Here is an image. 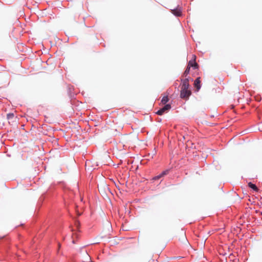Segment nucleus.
Instances as JSON below:
<instances>
[{"label":"nucleus","instance_id":"obj_1","mask_svg":"<svg viewBox=\"0 0 262 262\" xmlns=\"http://www.w3.org/2000/svg\"><path fill=\"white\" fill-rule=\"evenodd\" d=\"M188 78L182 80L180 97L184 99H188L191 94V91L189 88Z\"/></svg>","mask_w":262,"mask_h":262},{"label":"nucleus","instance_id":"obj_2","mask_svg":"<svg viewBox=\"0 0 262 262\" xmlns=\"http://www.w3.org/2000/svg\"><path fill=\"white\" fill-rule=\"evenodd\" d=\"M171 108V105L169 104L165 105L163 107L160 109L157 114L159 115H162L165 112L169 111Z\"/></svg>","mask_w":262,"mask_h":262},{"label":"nucleus","instance_id":"obj_3","mask_svg":"<svg viewBox=\"0 0 262 262\" xmlns=\"http://www.w3.org/2000/svg\"><path fill=\"white\" fill-rule=\"evenodd\" d=\"M194 87L196 88V91H198L201 88V80L200 77H198L194 82Z\"/></svg>","mask_w":262,"mask_h":262},{"label":"nucleus","instance_id":"obj_4","mask_svg":"<svg viewBox=\"0 0 262 262\" xmlns=\"http://www.w3.org/2000/svg\"><path fill=\"white\" fill-rule=\"evenodd\" d=\"M172 13L177 16H179L181 15L182 12L180 9H176L173 10H171Z\"/></svg>","mask_w":262,"mask_h":262},{"label":"nucleus","instance_id":"obj_5","mask_svg":"<svg viewBox=\"0 0 262 262\" xmlns=\"http://www.w3.org/2000/svg\"><path fill=\"white\" fill-rule=\"evenodd\" d=\"M180 240H181V241L184 244H186L187 243V239L186 237V236L185 234H182L180 237Z\"/></svg>","mask_w":262,"mask_h":262},{"label":"nucleus","instance_id":"obj_6","mask_svg":"<svg viewBox=\"0 0 262 262\" xmlns=\"http://www.w3.org/2000/svg\"><path fill=\"white\" fill-rule=\"evenodd\" d=\"M248 186L251 188L253 189L255 191H258V188L257 186L255 184H252L251 182H249L248 183Z\"/></svg>","mask_w":262,"mask_h":262},{"label":"nucleus","instance_id":"obj_7","mask_svg":"<svg viewBox=\"0 0 262 262\" xmlns=\"http://www.w3.org/2000/svg\"><path fill=\"white\" fill-rule=\"evenodd\" d=\"M84 259L85 262H90L91 261V257L87 252L84 254Z\"/></svg>","mask_w":262,"mask_h":262},{"label":"nucleus","instance_id":"obj_8","mask_svg":"<svg viewBox=\"0 0 262 262\" xmlns=\"http://www.w3.org/2000/svg\"><path fill=\"white\" fill-rule=\"evenodd\" d=\"M168 101H169V98L168 97V96H165L163 97L162 100H161V103L163 104H165Z\"/></svg>","mask_w":262,"mask_h":262},{"label":"nucleus","instance_id":"obj_9","mask_svg":"<svg viewBox=\"0 0 262 262\" xmlns=\"http://www.w3.org/2000/svg\"><path fill=\"white\" fill-rule=\"evenodd\" d=\"M190 69V67H187L186 69L183 73V76L186 77L187 76V75L189 73Z\"/></svg>","mask_w":262,"mask_h":262},{"label":"nucleus","instance_id":"obj_10","mask_svg":"<svg viewBox=\"0 0 262 262\" xmlns=\"http://www.w3.org/2000/svg\"><path fill=\"white\" fill-rule=\"evenodd\" d=\"M14 117V114L13 113H9L7 114V118L8 119H10L13 118Z\"/></svg>","mask_w":262,"mask_h":262},{"label":"nucleus","instance_id":"obj_11","mask_svg":"<svg viewBox=\"0 0 262 262\" xmlns=\"http://www.w3.org/2000/svg\"><path fill=\"white\" fill-rule=\"evenodd\" d=\"M191 67L195 69L198 68L199 66H198V63L195 62V61H194V63L192 64Z\"/></svg>","mask_w":262,"mask_h":262},{"label":"nucleus","instance_id":"obj_12","mask_svg":"<svg viewBox=\"0 0 262 262\" xmlns=\"http://www.w3.org/2000/svg\"><path fill=\"white\" fill-rule=\"evenodd\" d=\"M193 63H194L193 60H190L188 62L187 67L191 68Z\"/></svg>","mask_w":262,"mask_h":262},{"label":"nucleus","instance_id":"obj_13","mask_svg":"<svg viewBox=\"0 0 262 262\" xmlns=\"http://www.w3.org/2000/svg\"><path fill=\"white\" fill-rule=\"evenodd\" d=\"M168 171H168V170H165V171H163V172L161 173V175L162 176V177H163V176H164L165 175H166L167 174H168Z\"/></svg>","mask_w":262,"mask_h":262},{"label":"nucleus","instance_id":"obj_14","mask_svg":"<svg viewBox=\"0 0 262 262\" xmlns=\"http://www.w3.org/2000/svg\"><path fill=\"white\" fill-rule=\"evenodd\" d=\"M162 176L161 175V174L156 176L155 177H154V178L153 179L154 180H158L159 179H160L161 178H162Z\"/></svg>","mask_w":262,"mask_h":262},{"label":"nucleus","instance_id":"obj_15","mask_svg":"<svg viewBox=\"0 0 262 262\" xmlns=\"http://www.w3.org/2000/svg\"><path fill=\"white\" fill-rule=\"evenodd\" d=\"M75 225L77 226V227H78L80 225V223L78 221H76L75 223Z\"/></svg>","mask_w":262,"mask_h":262},{"label":"nucleus","instance_id":"obj_16","mask_svg":"<svg viewBox=\"0 0 262 262\" xmlns=\"http://www.w3.org/2000/svg\"><path fill=\"white\" fill-rule=\"evenodd\" d=\"M192 58H193V61H195L196 60V56L195 55H192Z\"/></svg>","mask_w":262,"mask_h":262},{"label":"nucleus","instance_id":"obj_17","mask_svg":"<svg viewBox=\"0 0 262 262\" xmlns=\"http://www.w3.org/2000/svg\"><path fill=\"white\" fill-rule=\"evenodd\" d=\"M156 154V152L155 151L154 153H153V155H155Z\"/></svg>","mask_w":262,"mask_h":262},{"label":"nucleus","instance_id":"obj_18","mask_svg":"<svg viewBox=\"0 0 262 262\" xmlns=\"http://www.w3.org/2000/svg\"><path fill=\"white\" fill-rule=\"evenodd\" d=\"M58 246H59V247H60V244H58Z\"/></svg>","mask_w":262,"mask_h":262}]
</instances>
